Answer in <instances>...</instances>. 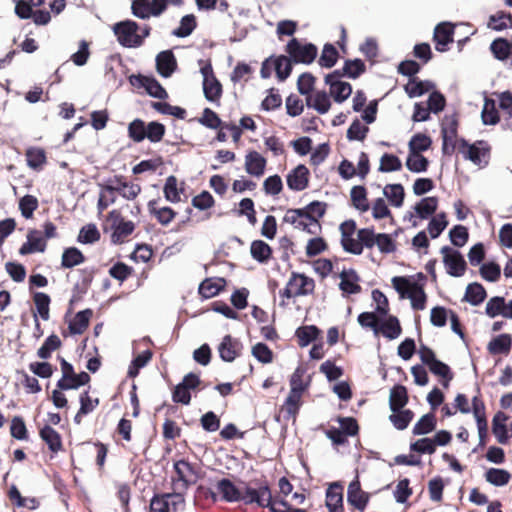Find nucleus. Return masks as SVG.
Here are the masks:
<instances>
[{
	"instance_id": "4d7b16f0",
	"label": "nucleus",
	"mask_w": 512,
	"mask_h": 512,
	"mask_svg": "<svg viewBox=\"0 0 512 512\" xmlns=\"http://www.w3.org/2000/svg\"><path fill=\"white\" fill-rule=\"evenodd\" d=\"M339 59V52L336 47L331 43H326L323 46L321 56L318 64L322 68L330 69L334 67Z\"/></svg>"
},
{
	"instance_id": "58836bf2",
	"label": "nucleus",
	"mask_w": 512,
	"mask_h": 512,
	"mask_svg": "<svg viewBox=\"0 0 512 512\" xmlns=\"http://www.w3.org/2000/svg\"><path fill=\"white\" fill-rule=\"evenodd\" d=\"M383 195L393 207L400 208L403 206L405 190L401 183L387 184L383 188Z\"/></svg>"
},
{
	"instance_id": "49530a36",
	"label": "nucleus",
	"mask_w": 512,
	"mask_h": 512,
	"mask_svg": "<svg viewBox=\"0 0 512 512\" xmlns=\"http://www.w3.org/2000/svg\"><path fill=\"white\" fill-rule=\"evenodd\" d=\"M430 165L429 159L423 154L409 153L406 158L405 166L412 173H424Z\"/></svg>"
},
{
	"instance_id": "0e129e2a",
	"label": "nucleus",
	"mask_w": 512,
	"mask_h": 512,
	"mask_svg": "<svg viewBox=\"0 0 512 512\" xmlns=\"http://www.w3.org/2000/svg\"><path fill=\"white\" fill-rule=\"evenodd\" d=\"M199 124L208 129H219L222 128L224 123L219 115L209 107H206L202 111L201 117L198 118Z\"/></svg>"
},
{
	"instance_id": "37998d69",
	"label": "nucleus",
	"mask_w": 512,
	"mask_h": 512,
	"mask_svg": "<svg viewBox=\"0 0 512 512\" xmlns=\"http://www.w3.org/2000/svg\"><path fill=\"white\" fill-rule=\"evenodd\" d=\"M111 229V242L115 245L121 244L123 238L131 235L135 230V224L130 220H123L122 222L112 224Z\"/></svg>"
},
{
	"instance_id": "3c124183",
	"label": "nucleus",
	"mask_w": 512,
	"mask_h": 512,
	"mask_svg": "<svg viewBox=\"0 0 512 512\" xmlns=\"http://www.w3.org/2000/svg\"><path fill=\"white\" fill-rule=\"evenodd\" d=\"M432 138L425 133L414 134L408 143L409 153H419L429 150L432 146Z\"/></svg>"
},
{
	"instance_id": "393cba45",
	"label": "nucleus",
	"mask_w": 512,
	"mask_h": 512,
	"mask_svg": "<svg viewBox=\"0 0 512 512\" xmlns=\"http://www.w3.org/2000/svg\"><path fill=\"white\" fill-rule=\"evenodd\" d=\"M39 436L52 453H58L62 450L63 444L61 435L49 424H45L39 430Z\"/></svg>"
},
{
	"instance_id": "c9c22d12",
	"label": "nucleus",
	"mask_w": 512,
	"mask_h": 512,
	"mask_svg": "<svg viewBox=\"0 0 512 512\" xmlns=\"http://www.w3.org/2000/svg\"><path fill=\"white\" fill-rule=\"evenodd\" d=\"M85 260L86 257L79 248L75 246L67 247L64 248L61 256V268L72 269L84 263Z\"/></svg>"
},
{
	"instance_id": "6e6552de",
	"label": "nucleus",
	"mask_w": 512,
	"mask_h": 512,
	"mask_svg": "<svg viewBox=\"0 0 512 512\" xmlns=\"http://www.w3.org/2000/svg\"><path fill=\"white\" fill-rule=\"evenodd\" d=\"M339 69H336L325 75L324 82L330 87V95L333 100L341 104L346 101L352 94L353 88L349 82L342 81Z\"/></svg>"
},
{
	"instance_id": "09e8293b",
	"label": "nucleus",
	"mask_w": 512,
	"mask_h": 512,
	"mask_svg": "<svg viewBox=\"0 0 512 512\" xmlns=\"http://www.w3.org/2000/svg\"><path fill=\"white\" fill-rule=\"evenodd\" d=\"M32 297L36 307L35 313L42 320L47 321L50 317V296L44 292H33Z\"/></svg>"
},
{
	"instance_id": "9b49d317",
	"label": "nucleus",
	"mask_w": 512,
	"mask_h": 512,
	"mask_svg": "<svg viewBox=\"0 0 512 512\" xmlns=\"http://www.w3.org/2000/svg\"><path fill=\"white\" fill-rule=\"evenodd\" d=\"M454 29L455 26L449 21L440 22L435 26L433 42L436 51L444 53L449 50V44L454 41Z\"/></svg>"
},
{
	"instance_id": "72a5a7b5",
	"label": "nucleus",
	"mask_w": 512,
	"mask_h": 512,
	"mask_svg": "<svg viewBox=\"0 0 512 512\" xmlns=\"http://www.w3.org/2000/svg\"><path fill=\"white\" fill-rule=\"evenodd\" d=\"M322 331L316 325H303L295 330V336L298 339L300 347L304 348L316 341Z\"/></svg>"
},
{
	"instance_id": "f8f14e48",
	"label": "nucleus",
	"mask_w": 512,
	"mask_h": 512,
	"mask_svg": "<svg viewBox=\"0 0 512 512\" xmlns=\"http://www.w3.org/2000/svg\"><path fill=\"white\" fill-rule=\"evenodd\" d=\"M378 233H375L374 227H366L357 230V239L354 240L351 247L348 248L347 253L353 255H361L363 253V249H371L373 248L377 241Z\"/></svg>"
},
{
	"instance_id": "603ef678",
	"label": "nucleus",
	"mask_w": 512,
	"mask_h": 512,
	"mask_svg": "<svg viewBox=\"0 0 512 512\" xmlns=\"http://www.w3.org/2000/svg\"><path fill=\"white\" fill-rule=\"evenodd\" d=\"M341 232L340 244L345 252L354 242L353 234L356 232L357 224L355 220L349 219L342 222L339 226Z\"/></svg>"
},
{
	"instance_id": "a19ab883",
	"label": "nucleus",
	"mask_w": 512,
	"mask_h": 512,
	"mask_svg": "<svg viewBox=\"0 0 512 512\" xmlns=\"http://www.w3.org/2000/svg\"><path fill=\"white\" fill-rule=\"evenodd\" d=\"M437 419L433 412L424 414L414 425L412 433L415 436L427 435L435 431Z\"/></svg>"
},
{
	"instance_id": "39448f33",
	"label": "nucleus",
	"mask_w": 512,
	"mask_h": 512,
	"mask_svg": "<svg viewBox=\"0 0 512 512\" xmlns=\"http://www.w3.org/2000/svg\"><path fill=\"white\" fill-rule=\"evenodd\" d=\"M99 186L102 191L110 195L118 193L127 200H133L141 193V186L139 184H129L122 175H115L112 178H108L105 183L99 184Z\"/></svg>"
},
{
	"instance_id": "6ab92c4d",
	"label": "nucleus",
	"mask_w": 512,
	"mask_h": 512,
	"mask_svg": "<svg viewBox=\"0 0 512 512\" xmlns=\"http://www.w3.org/2000/svg\"><path fill=\"white\" fill-rule=\"evenodd\" d=\"M508 418L506 413L498 411L492 419V433L500 444H507L512 437V433H509L508 425L506 424Z\"/></svg>"
},
{
	"instance_id": "6e6d98bb",
	"label": "nucleus",
	"mask_w": 512,
	"mask_h": 512,
	"mask_svg": "<svg viewBox=\"0 0 512 512\" xmlns=\"http://www.w3.org/2000/svg\"><path fill=\"white\" fill-rule=\"evenodd\" d=\"M177 178L174 175H170L166 178L163 193L164 197L168 202L178 203L181 200L180 195L183 193V188H178Z\"/></svg>"
},
{
	"instance_id": "69168bd1",
	"label": "nucleus",
	"mask_w": 512,
	"mask_h": 512,
	"mask_svg": "<svg viewBox=\"0 0 512 512\" xmlns=\"http://www.w3.org/2000/svg\"><path fill=\"white\" fill-rule=\"evenodd\" d=\"M402 162L400 158L393 153H384L380 159L378 171L381 173H390L400 171Z\"/></svg>"
},
{
	"instance_id": "4468645a",
	"label": "nucleus",
	"mask_w": 512,
	"mask_h": 512,
	"mask_svg": "<svg viewBox=\"0 0 512 512\" xmlns=\"http://www.w3.org/2000/svg\"><path fill=\"white\" fill-rule=\"evenodd\" d=\"M310 171L304 164H298L286 175V184L291 191L299 192L309 186Z\"/></svg>"
},
{
	"instance_id": "de8ad7c7",
	"label": "nucleus",
	"mask_w": 512,
	"mask_h": 512,
	"mask_svg": "<svg viewBox=\"0 0 512 512\" xmlns=\"http://www.w3.org/2000/svg\"><path fill=\"white\" fill-rule=\"evenodd\" d=\"M511 474L508 470L491 467L485 472V480L496 487H503L509 483Z\"/></svg>"
},
{
	"instance_id": "bf43d9fd",
	"label": "nucleus",
	"mask_w": 512,
	"mask_h": 512,
	"mask_svg": "<svg viewBox=\"0 0 512 512\" xmlns=\"http://www.w3.org/2000/svg\"><path fill=\"white\" fill-rule=\"evenodd\" d=\"M9 498L14 501L18 508L27 507L30 510H35L39 507V501L34 498L23 497L15 485H12L8 492Z\"/></svg>"
},
{
	"instance_id": "052dcab7",
	"label": "nucleus",
	"mask_w": 512,
	"mask_h": 512,
	"mask_svg": "<svg viewBox=\"0 0 512 512\" xmlns=\"http://www.w3.org/2000/svg\"><path fill=\"white\" fill-rule=\"evenodd\" d=\"M62 345L60 338L52 333L49 335L41 347L37 350V356L42 360H47L51 357L52 353L59 349Z\"/></svg>"
},
{
	"instance_id": "79ce46f5",
	"label": "nucleus",
	"mask_w": 512,
	"mask_h": 512,
	"mask_svg": "<svg viewBox=\"0 0 512 512\" xmlns=\"http://www.w3.org/2000/svg\"><path fill=\"white\" fill-rule=\"evenodd\" d=\"M202 88L205 99L208 102L217 103L219 105V101L223 93V87L217 77H213V79L207 80V82L203 81Z\"/></svg>"
},
{
	"instance_id": "ea45409f",
	"label": "nucleus",
	"mask_w": 512,
	"mask_h": 512,
	"mask_svg": "<svg viewBox=\"0 0 512 512\" xmlns=\"http://www.w3.org/2000/svg\"><path fill=\"white\" fill-rule=\"evenodd\" d=\"M27 166L35 171H41L47 162L46 152L40 147H29L26 150Z\"/></svg>"
},
{
	"instance_id": "7c9ffc66",
	"label": "nucleus",
	"mask_w": 512,
	"mask_h": 512,
	"mask_svg": "<svg viewBox=\"0 0 512 512\" xmlns=\"http://www.w3.org/2000/svg\"><path fill=\"white\" fill-rule=\"evenodd\" d=\"M438 209V197L428 196L422 198L414 206L415 214L418 218L426 220L434 217Z\"/></svg>"
},
{
	"instance_id": "bb28decb",
	"label": "nucleus",
	"mask_w": 512,
	"mask_h": 512,
	"mask_svg": "<svg viewBox=\"0 0 512 512\" xmlns=\"http://www.w3.org/2000/svg\"><path fill=\"white\" fill-rule=\"evenodd\" d=\"M512 348V336L508 333L499 334L491 339L487 350L491 355H507Z\"/></svg>"
},
{
	"instance_id": "8fccbe9b",
	"label": "nucleus",
	"mask_w": 512,
	"mask_h": 512,
	"mask_svg": "<svg viewBox=\"0 0 512 512\" xmlns=\"http://www.w3.org/2000/svg\"><path fill=\"white\" fill-rule=\"evenodd\" d=\"M197 27V19L194 14H186L180 19V24L172 31V35L178 38L190 36Z\"/></svg>"
},
{
	"instance_id": "a18cd8bd",
	"label": "nucleus",
	"mask_w": 512,
	"mask_h": 512,
	"mask_svg": "<svg viewBox=\"0 0 512 512\" xmlns=\"http://www.w3.org/2000/svg\"><path fill=\"white\" fill-rule=\"evenodd\" d=\"M350 198L355 209L359 210L360 212H366L369 210L370 205L367 199V189L365 186H353L350 191Z\"/></svg>"
},
{
	"instance_id": "c756f323",
	"label": "nucleus",
	"mask_w": 512,
	"mask_h": 512,
	"mask_svg": "<svg viewBox=\"0 0 512 512\" xmlns=\"http://www.w3.org/2000/svg\"><path fill=\"white\" fill-rule=\"evenodd\" d=\"M409 401L408 390L402 384H395L390 389L389 408L392 412L404 408Z\"/></svg>"
},
{
	"instance_id": "2f4dec72",
	"label": "nucleus",
	"mask_w": 512,
	"mask_h": 512,
	"mask_svg": "<svg viewBox=\"0 0 512 512\" xmlns=\"http://www.w3.org/2000/svg\"><path fill=\"white\" fill-rule=\"evenodd\" d=\"M251 257L260 264L268 263L273 255L272 247L263 240L257 239L251 242Z\"/></svg>"
},
{
	"instance_id": "0eeeda50",
	"label": "nucleus",
	"mask_w": 512,
	"mask_h": 512,
	"mask_svg": "<svg viewBox=\"0 0 512 512\" xmlns=\"http://www.w3.org/2000/svg\"><path fill=\"white\" fill-rule=\"evenodd\" d=\"M443 255V264L448 275L452 277H461L467 269V262L463 254L450 246H443L440 250Z\"/></svg>"
},
{
	"instance_id": "dca6fc26",
	"label": "nucleus",
	"mask_w": 512,
	"mask_h": 512,
	"mask_svg": "<svg viewBox=\"0 0 512 512\" xmlns=\"http://www.w3.org/2000/svg\"><path fill=\"white\" fill-rule=\"evenodd\" d=\"M325 506L328 512H344L343 485L339 481L329 484L325 492Z\"/></svg>"
},
{
	"instance_id": "2eb2a0df",
	"label": "nucleus",
	"mask_w": 512,
	"mask_h": 512,
	"mask_svg": "<svg viewBox=\"0 0 512 512\" xmlns=\"http://www.w3.org/2000/svg\"><path fill=\"white\" fill-rule=\"evenodd\" d=\"M157 73L163 78L171 77L178 69L177 59L171 49L163 50L156 55Z\"/></svg>"
},
{
	"instance_id": "338daca9",
	"label": "nucleus",
	"mask_w": 512,
	"mask_h": 512,
	"mask_svg": "<svg viewBox=\"0 0 512 512\" xmlns=\"http://www.w3.org/2000/svg\"><path fill=\"white\" fill-rule=\"evenodd\" d=\"M146 123L140 118H135L128 124V137L135 143H140L146 139Z\"/></svg>"
},
{
	"instance_id": "5701e85b",
	"label": "nucleus",
	"mask_w": 512,
	"mask_h": 512,
	"mask_svg": "<svg viewBox=\"0 0 512 512\" xmlns=\"http://www.w3.org/2000/svg\"><path fill=\"white\" fill-rule=\"evenodd\" d=\"M267 160L257 151H249L245 156V170L254 177H261L266 168Z\"/></svg>"
},
{
	"instance_id": "b1692460",
	"label": "nucleus",
	"mask_w": 512,
	"mask_h": 512,
	"mask_svg": "<svg viewBox=\"0 0 512 512\" xmlns=\"http://www.w3.org/2000/svg\"><path fill=\"white\" fill-rule=\"evenodd\" d=\"M225 286V278H206L200 283L198 287V293L202 298L209 299L217 296L221 291L225 289Z\"/></svg>"
},
{
	"instance_id": "4c0bfd02",
	"label": "nucleus",
	"mask_w": 512,
	"mask_h": 512,
	"mask_svg": "<svg viewBox=\"0 0 512 512\" xmlns=\"http://www.w3.org/2000/svg\"><path fill=\"white\" fill-rule=\"evenodd\" d=\"M366 71L365 62L360 58L346 59L342 69L339 72L342 77L357 79Z\"/></svg>"
},
{
	"instance_id": "423d86ee",
	"label": "nucleus",
	"mask_w": 512,
	"mask_h": 512,
	"mask_svg": "<svg viewBox=\"0 0 512 512\" xmlns=\"http://www.w3.org/2000/svg\"><path fill=\"white\" fill-rule=\"evenodd\" d=\"M131 86L145 89L146 93L159 100H166L168 93L154 75L131 74L128 77Z\"/></svg>"
},
{
	"instance_id": "20e7f679",
	"label": "nucleus",
	"mask_w": 512,
	"mask_h": 512,
	"mask_svg": "<svg viewBox=\"0 0 512 512\" xmlns=\"http://www.w3.org/2000/svg\"><path fill=\"white\" fill-rule=\"evenodd\" d=\"M286 52L295 64L309 65L316 59L318 48L311 42L302 44L299 39L293 37L286 45Z\"/></svg>"
},
{
	"instance_id": "1a4fd4ad",
	"label": "nucleus",
	"mask_w": 512,
	"mask_h": 512,
	"mask_svg": "<svg viewBox=\"0 0 512 512\" xmlns=\"http://www.w3.org/2000/svg\"><path fill=\"white\" fill-rule=\"evenodd\" d=\"M173 469L177 475V480L182 483L185 490L196 484L198 479L202 477L200 469L186 459L175 461Z\"/></svg>"
},
{
	"instance_id": "aec40b11",
	"label": "nucleus",
	"mask_w": 512,
	"mask_h": 512,
	"mask_svg": "<svg viewBox=\"0 0 512 512\" xmlns=\"http://www.w3.org/2000/svg\"><path fill=\"white\" fill-rule=\"evenodd\" d=\"M339 277L341 278L339 289L343 292V295L357 294L361 291V286L358 284L360 277L354 269H344Z\"/></svg>"
},
{
	"instance_id": "e2e57ef3",
	"label": "nucleus",
	"mask_w": 512,
	"mask_h": 512,
	"mask_svg": "<svg viewBox=\"0 0 512 512\" xmlns=\"http://www.w3.org/2000/svg\"><path fill=\"white\" fill-rule=\"evenodd\" d=\"M301 397V395L293 394V392L289 391V394L282 406V410L285 411V420H289L290 418H295L297 416L302 405Z\"/></svg>"
},
{
	"instance_id": "13d9d810",
	"label": "nucleus",
	"mask_w": 512,
	"mask_h": 512,
	"mask_svg": "<svg viewBox=\"0 0 512 512\" xmlns=\"http://www.w3.org/2000/svg\"><path fill=\"white\" fill-rule=\"evenodd\" d=\"M479 273L485 281L495 283L501 277V266L496 261L490 260L481 264Z\"/></svg>"
},
{
	"instance_id": "f704fd0d",
	"label": "nucleus",
	"mask_w": 512,
	"mask_h": 512,
	"mask_svg": "<svg viewBox=\"0 0 512 512\" xmlns=\"http://www.w3.org/2000/svg\"><path fill=\"white\" fill-rule=\"evenodd\" d=\"M427 367L433 375L441 378L440 383L444 388L449 387L454 374L448 364L436 358Z\"/></svg>"
},
{
	"instance_id": "f3484780",
	"label": "nucleus",
	"mask_w": 512,
	"mask_h": 512,
	"mask_svg": "<svg viewBox=\"0 0 512 512\" xmlns=\"http://www.w3.org/2000/svg\"><path fill=\"white\" fill-rule=\"evenodd\" d=\"M216 489L220 494V500L226 503L241 502L243 488L238 487L231 479L222 478L218 480Z\"/></svg>"
},
{
	"instance_id": "ddd939ff",
	"label": "nucleus",
	"mask_w": 512,
	"mask_h": 512,
	"mask_svg": "<svg viewBox=\"0 0 512 512\" xmlns=\"http://www.w3.org/2000/svg\"><path fill=\"white\" fill-rule=\"evenodd\" d=\"M242 349L243 343L239 339L227 334L218 345L219 357L222 361L231 363L241 355Z\"/></svg>"
},
{
	"instance_id": "e433bc0d",
	"label": "nucleus",
	"mask_w": 512,
	"mask_h": 512,
	"mask_svg": "<svg viewBox=\"0 0 512 512\" xmlns=\"http://www.w3.org/2000/svg\"><path fill=\"white\" fill-rule=\"evenodd\" d=\"M487 27L496 32L512 28V14L503 10L497 11L489 16Z\"/></svg>"
},
{
	"instance_id": "680f3d73",
	"label": "nucleus",
	"mask_w": 512,
	"mask_h": 512,
	"mask_svg": "<svg viewBox=\"0 0 512 512\" xmlns=\"http://www.w3.org/2000/svg\"><path fill=\"white\" fill-rule=\"evenodd\" d=\"M449 222L445 212H440L436 216L430 218L427 230L432 239L438 238L447 228Z\"/></svg>"
},
{
	"instance_id": "412c9836",
	"label": "nucleus",
	"mask_w": 512,
	"mask_h": 512,
	"mask_svg": "<svg viewBox=\"0 0 512 512\" xmlns=\"http://www.w3.org/2000/svg\"><path fill=\"white\" fill-rule=\"evenodd\" d=\"M435 89V83L431 80H422L418 77H414L408 80V83L404 85V91L409 98L421 97L424 94Z\"/></svg>"
},
{
	"instance_id": "f257e3e1",
	"label": "nucleus",
	"mask_w": 512,
	"mask_h": 512,
	"mask_svg": "<svg viewBox=\"0 0 512 512\" xmlns=\"http://www.w3.org/2000/svg\"><path fill=\"white\" fill-rule=\"evenodd\" d=\"M243 493L241 502L245 505H257L260 508L271 506L272 491L267 481H257L255 486L241 481Z\"/></svg>"
},
{
	"instance_id": "c03bdc74",
	"label": "nucleus",
	"mask_w": 512,
	"mask_h": 512,
	"mask_svg": "<svg viewBox=\"0 0 512 512\" xmlns=\"http://www.w3.org/2000/svg\"><path fill=\"white\" fill-rule=\"evenodd\" d=\"M153 352L150 349L142 351L140 354L135 356L128 367L127 377L135 378L139 375L140 370L144 368L152 359Z\"/></svg>"
},
{
	"instance_id": "9d476101",
	"label": "nucleus",
	"mask_w": 512,
	"mask_h": 512,
	"mask_svg": "<svg viewBox=\"0 0 512 512\" xmlns=\"http://www.w3.org/2000/svg\"><path fill=\"white\" fill-rule=\"evenodd\" d=\"M370 501V494L363 491L358 477H355L347 488V503L359 512H364Z\"/></svg>"
},
{
	"instance_id": "a878e982",
	"label": "nucleus",
	"mask_w": 512,
	"mask_h": 512,
	"mask_svg": "<svg viewBox=\"0 0 512 512\" xmlns=\"http://www.w3.org/2000/svg\"><path fill=\"white\" fill-rule=\"evenodd\" d=\"M305 105L319 114H326L331 108L330 95L324 91H316L305 99Z\"/></svg>"
},
{
	"instance_id": "c85d7f7f",
	"label": "nucleus",
	"mask_w": 512,
	"mask_h": 512,
	"mask_svg": "<svg viewBox=\"0 0 512 512\" xmlns=\"http://www.w3.org/2000/svg\"><path fill=\"white\" fill-rule=\"evenodd\" d=\"M486 298L487 292L485 287L479 282H472L467 285L462 301L472 306H479Z\"/></svg>"
},
{
	"instance_id": "f03ea898",
	"label": "nucleus",
	"mask_w": 512,
	"mask_h": 512,
	"mask_svg": "<svg viewBox=\"0 0 512 512\" xmlns=\"http://www.w3.org/2000/svg\"><path fill=\"white\" fill-rule=\"evenodd\" d=\"M459 152L466 160L480 167H486L489 163L491 147L485 140H477L470 144L465 138L457 139Z\"/></svg>"
},
{
	"instance_id": "a211bd4d",
	"label": "nucleus",
	"mask_w": 512,
	"mask_h": 512,
	"mask_svg": "<svg viewBox=\"0 0 512 512\" xmlns=\"http://www.w3.org/2000/svg\"><path fill=\"white\" fill-rule=\"evenodd\" d=\"M27 241L19 248V254L26 256L36 252L43 253L46 250V240L37 229H30L27 233Z\"/></svg>"
},
{
	"instance_id": "774afa93",
	"label": "nucleus",
	"mask_w": 512,
	"mask_h": 512,
	"mask_svg": "<svg viewBox=\"0 0 512 512\" xmlns=\"http://www.w3.org/2000/svg\"><path fill=\"white\" fill-rule=\"evenodd\" d=\"M101 237V234L97 226L93 223H89L81 227L77 236V242L81 244H93L97 242Z\"/></svg>"
},
{
	"instance_id": "5fc2aeb1",
	"label": "nucleus",
	"mask_w": 512,
	"mask_h": 512,
	"mask_svg": "<svg viewBox=\"0 0 512 512\" xmlns=\"http://www.w3.org/2000/svg\"><path fill=\"white\" fill-rule=\"evenodd\" d=\"M385 318L386 321L381 327L382 335L389 340L398 338L402 333L399 319L396 316L389 314Z\"/></svg>"
},
{
	"instance_id": "4be33fe9",
	"label": "nucleus",
	"mask_w": 512,
	"mask_h": 512,
	"mask_svg": "<svg viewBox=\"0 0 512 512\" xmlns=\"http://www.w3.org/2000/svg\"><path fill=\"white\" fill-rule=\"evenodd\" d=\"M170 498H177L179 502H185L183 494L179 492L155 493L150 500L151 512H171Z\"/></svg>"
},
{
	"instance_id": "864d4df0",
	"label": "nucleus",
	"mask_w": 512,
	"mask_h": 512,
	"mask_svg": "<svg viewBox=\"0 0 512 512\" xmlns=\"http://www.w3.org/2000/svg\"><path fill=\"white\" fill-rule=\"evenodd\" d=\"M414 412L411 409H400L397 412H392L389 416V421L397 430H405L414 418Z\"/></svg>"
},
{
	"instance_id": "7ed1b4c3",
	"label": "nucleus",
	"mask_w": 512,
	"mask_h": 512,
	"mask_svg": "<svg viewBox=\"0 0 512 512\" xmlns=\"http://www.w3.org/2000/svg\"><path fill=\"white\" fill-rule=\"evenodd\" d=\"M139 24L131 19H125L115 23L112 27L113 33L117 41L125 48L141 47V39L139 38Z\"/></svg>"
},
{
	"instance_id": "cd10ccee",
	"label": "nucleus",
	"mask_w": 512,
	"mask_h": 512,
	"mask_svg": "<svg viewBox=\"0 0 512 512\" xmlns=\"http://www.w3.org/2000/svg\"><path fill=\"white\" fill-rule=\"evenodd\" d=\"M489 49L496 60L504 62L512 55V40L497 37L490 43Z\"/></svg>"
},
{
	"instance_id": "473e14b6",
	"label": "nucleus",
	"mask_w": 512,
	"mask_h": 512,
	"mask_svg": "<svg viewBox=\"0 0 512 512\" xmlns=\"http://www.w3.org/2000/svg\"><path fill=\"white\" fill-rule=\"evenodd\" d=\"M93 315V311L90 308H86L84 310L78 311L73 320H71L68 324V329L70 334L72 335H80L82 334L90 323V318Z\"/></svg>"
}]
</instances>
